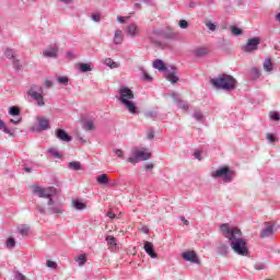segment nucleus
<instances>
[{"instance_id":"1","label":"nucleus","mask_w":280,"mask_h":280,"mask_svg":"<svg viewBox=\"0 0 280 280\" xmlns=\"http://www.w3.org/2000/svg\"><path fill=\"white\" fill-rule=\"evenodd\" d=\"M220 229L222 235L229 240L230 246L235 255L240 257H248V255H250L248 243L246 240L242 238V230L229 223L221 224Z\"/></svg>"},{"instance_id":"2","label":"nucleus","mask_w":280,"mask_h":280,"mask_svg":"<svg viewBox=\"0 0 280 280\" xmlns=\"http://www.w3.org/2000/svg\"><path fill=\"white\" fill-rule=\"evenodd\" d=\"M33 194L35 196H38L39 198H46L47 199V211L50 213V215H56L57 218L59 215H62L65 213V203L58 199H56V196H58V189L54 187H40L35 186L33 188Z\"/></svg>"},{"instance_id":"3","label":"nucleus","mask_w":280,"mask_h":280,"mask_svg":"<svg viewBox=\"0 0 280 280\" xmlns=\"http://www.w3.org/2000/svg\"><path fill=\"white\" fill-rule=\"evenodd\" d=\"M116 98L124 106L125 110H128V113H130V115H137L139 113V107H137V104L133 101L135 92H132L130 88L124 85L120 86Z\"/></svg>"},{"instance_id":"4","label":"nucleus","mask_w":280,"mask_h":280,"mask_svg":"<svg viewBox=\"0 0 280 280\" xmlns=\"http://www.w3.org/2000/svg\"><path fill=\"white\" fill-rule=\"evenodd\" d=\"M210 84L214 86V89H221L222 91H235L237 86V80L229 74H222L218 78L211 79Z\"/></svg>"},{"instance_id":"5","label":"nucleus","mask_w":280,"mask_h":280,"mask_svg":"<svg viewBox=\"0 0 280 280\" xmlns=\"http://www.w3.org/2000/svg\"><path fill=\"white\" fill-rule=\"evenodd\" d=\"M212 178H222L223 183H231L235 178V171H231L228 166L221 167L211 173Z\"/></svg>"},{"instance_id":"6","label":"nucleus","mask_w":280,"mask_h":280,"mask_svg":"<svg viewBox=\"0 0 280 280\" xmlns=\"http://www.w3.org/2000/svg\"><path fill=\"white\" fill-rule=\"evenodd\" d=\"M152 158L151 152H145L139 149L131 151V156L127 159L128 163H132V165H137L139 161H149Z\"/></svg>"},{"instance_id":"7","label":"nucleus","mask_w":280,"mask_h":280,"mask_svg":"<svg viewBox=\"0 0 280 280\" xmlns=\"http://www.w3.org/2000/svg\"><path fill=\"white\" fill-rule=\"evenodd\" d=\"M43 88H38V85H32L27 91V95L37 102V106H45V97L43 96Z\"/></svg>"},{"instance_id":"8","label":"nucleus","mask_w":280,"mask_h":280,"mask_svg":"<svg viewBox=\"0 0 280 280\" xmlns=\"http://www.w3.org/2000/svg\"><path fill=\"white\" fill-rule=\"evenodd\" d=\"M259 45H261V39L259 37L250 38L242 46V51L245 54H253V51H257Z\"/></svg>"},{"instance_id":"9","label":"nucleus","mask_w":280,"mask_h":280,"mask_svg":"<svg viewBox=\"0 0 280 280\" xmlns=\"http://www.w3.org/2000/svg\"><path fill=\"white\" fill-rule=\"evenodd\" d=\"M163 28H156L148 32V38L153 43V45L161 47V45H163V42H161V38H163Z\"/></svg>"},{"instance_id":"10","label":"nucleus","mask_w":280,"mask_h":280,"mask_svg":"<svg viewBox=\"0 0 280 280\" xmlns=\"http://www.w3.org/2000/svg\"><path fill=\"white\" fill-rule=\"evenodd\" d=\"M60 51V48H58V45H49L47 48L43 50V57L44 58H58V54Z\"/></svg>"},{"instance_id":"11","label":"nucleus","mask_w":280,"mask_h":280,"mask_svg":"<svg viewBox=\"0 0 280 280\" xmlns=\"http://www.w3.org/2000/svg\"><path fill=\"white\" fill-rule=\"evenodd\" d=\"M38 124L31 128L32 132H43L44 130H48L49 120L47 118H37Z\"/></svg>"},{"instance_id":"12","label":"nucleus","mask_w":280,"mask_h":280,"mask_svg":"<svg viewBox=\"0 0 280 280\" xmlns=\"http://www.w3.org/2000/svg\"><path fill=\"white\" fill-rule=\"evenodd\" d=\"M265 226L262 228L259 237L261 240H266V237H272L275 235V225L270 222H265Z\"/></svg>"},{"instance_id":"13","label":"nucleus","mask_w":280,"mask_h":280,"mask_svg":"<svg viewBox=\"0 0 280 280\" xmlns=\"http://www.w3.org/2000/svg\"><path fill=\"white\" fill-rule=\"evenodd\" d=\"M182 257L185 261H190V264H197L198 266H200V259H198V256L194 250L184 252L182 254Z\"/></svg>"},{"instance_id":"14","label":"nucleus","mask_w":280,"mask_h":280,"mask_svg":"<svg viewBox=\"0 0 280 280\" xmlns=\"http://www.w3.org/2000/svg\"><path fill=\"white\" fill-rule=\"evenodd\" d=\"M55 135L59 141H63L65 143H70V141H73V138L65 131V129H56Z\"/></svg>"},{"instance_id":"15","label":"nucleus","mask_w":280,"mask_h":280,"mask_svg":"<svg viewBox=\"0 0 280 280\" xmlns=\"http://www.w3.org/2000/svg\"><path fill=\"white\" fill-rule=\"evenodd\" d=\"M166 72L168 73L166 75V80L168 82H171V84H176V82H178V77L176 75L177 71H176V67L171 66V69L166 70Z\"/></svg>"},{"instance_id":"16","label":"nucleus","mask_w":280,"mask_h":280,"mask_svg":"<svg viewBox=\"0 0 280 280\" xmlns=\"http://www.w3.org/2000/svg\"><path fill=\"white\" fill-rule=\"evenodd\" d=\"M144 250L147 253V255H149V257H151V259H156V257H159V255L156 254V252H154V245L151 242H144Z\"/></svg>"},{"instance_id":"17","label":"nucleus","mask_w":280,"mask_h":280,"mask_svg":"<svg viewBox=\"0 0 280 280\" xmlns=\"http://www.w3.org/2000/svg\"><path fill=\"white\" fill-rule=\"evenodd\" d=\"M209 54V48L207 47H197L192 50L195 58H205Z\"/></svg>"},{"instance_id":"18","label":"nucleus","mask_w":280,"mask_h":280,"mask_svg":"<svg viewBox=\"0 0 280 280\" xmlns=\"http://www.w3.org/2000/svg\"><path fill=\"white\" fill-rule=\"evenodd\" d=\"M163 38L166 40H178V33L173 32L172 30H164Z\"/></svg>"},{"instance_id":"19","label":"nucleus","mask_w":280,"mask_h":280,"mask_svg":"<svg viewBox=\"0 0 280 280\" xmlns=\"http://www.w3.org/2000/svg\"><path fill=\"white\" fill-rule=\"evenodd\" d=\"M114 45H121L124 43V32L121 30H116L113 38Z\"/></svg>"},{"instance_id":"20","label":"nucleus","mask_w":280,"mask_h":280,"mask_svg":"<svg viewBox=\"0 0 280 280\" xmlns=\"http://www.w3.org/2000/svg\"><path fill=\"white\" fill-rule=\"evenodd\" d=\"M127 34L131 37V38H136L137 34H139V26H137V24H130L127 26Z\"/></svg>"},{"instance_id":"21","label":"nucleus","mask_w":280,"mask_h":280,"mask_svg":"<svg viewBox=\"0 0 280 280\" xmlns=\"http://www.w3.org/2000/svg\"><path fill=\"white\" fill-rule=\"evenodd\" d=\"M3 54L8 60H15L16 58V50L14 48L7 47Z\"/></svg>"},{"instance_id":"22","label":"nucleus","mask_w":280,"mask_h":280,"mask_svg":"<svg viewBox=\"0 0 280 280\" xmlns=\"http://www.w3.org/2000/svg\"><path fill=\"white\" fill-rule=\"evenodd\" d=\"M104 65L106 67H109V69H119L121 67V63L113 60L112 58H105L104 59Z\"/></svg>"},{"instance_id":"23","label":"nucleus","mask_w":280,"mask_h":280,"mask_svg":"<svg viewBox=\"0 0 280 280\" xmlns=\"http://www.w3.org/2000/svg\"><path fill=\"white\" fill-rule=\"evenodd\" d=\"M153 69H158V71H168L167 67H165V62L161 59H155L153 61Z\"/></svg>"},{"instance_id":"24","label":"nucleus","mask_w":280,"mask_h":280,"mask_svg":"<svg viewBox=\"0 0 280 280\" xmlns=\"http://www.w3.org/2000/svg\"><path fill=\"white\" fill-rule=\"evenodd\" d=\"M217 252L219 255H222L223 257H226L229 255V245L221 243L218 247H217Z\"/></svg>"},{"instance_id":"25","label":"nucleus","mask_w":280,"mask_h":280,"mask_svg":"<svg viewBox=\"0 0 280 280\" xmlns=\"http://www.w3.org/2000/svg\"><path fill=\"white\" fill-rule=\"evenodd\" d=\"M0 130H2L4 135H9V137H14V130L8 128V126L5 125V121L3 120H0Z\"/></svg>"},{"instance_id":"26","label":"nucleus","mask_w":280,"mask_h":280,"mask_svg":"<svg viewBox=\"0 0 280 280\" xmlns=\"http://www.w3.org/2000/svg\"><path fill=\"white\" fill-rule=\"evenodd\" d=\"M72 207L77 211H83V209H86V203L80 201V200H73L72 201Z\"/></svg>"},{"instance_id":"27","label":"nucleus","mask_w":280,"mask_h":280,"mask_svg":"<svg viewBox=\"0 0 280 280\" xmlns=\"http://www.w3.org/2000/svg\"><path fill=\"white\" fill-rule=\"evenodd\" d=\"M262 69L267 72L270 73L272 71L273 66H272V60L270 58H267L264 63H262Z\"/></svg>"},{"instance_id":"28","label":"nucleus","mask_w":280,"mask_h":280,"mask_svg":"<svg viewBox=\"0 0 280 280\" xmlns=\"http://www.w3.org/2000/svg\"><path fill=\"white\" fill-rule=\"evenodd\" d=\"M250 78L252 80H259L261 78V70L259 68H252Z\"/></svg>"},{"instance_id":"29","label":"nucleus","mask_w":280,"mask_h":280,"mask_svg":"<svg viewBox=\"0 0 280 280\" xmlns=\"http://www.w3.org/2000/svg\"><path fill=\"white\" fill-rule=\"evenodd\" d=\"M18 231L22 237H27V235H30V226L27 225L18 226Z\"/></svg>"},{"instance_id":"30","label":"nucleus","mask_w":280,"mask_h":280,"mask_svg":"<svg viewBox=\"0 0 280 280\" xmlns=\"http://www.w3.org/2000/svg\"><path fill=\"white\" fill-rule=\"evenodd\" d=\"M68 167L69 170H73L74 172H80V170H82V164H80V162L78 161H74L68 163Z\"/></svg>"},{"instance_id":"31","label":"nucleus","mask_w":280,"mask_h":280,"mask_svg":"<svg viewBox=\"0 0 280 280\" xmlns=\"http://www.w3.org/2000/svg\"><path fill=\"white\" fill-rule=\"evenodd\" d=\"M83 130L88 132L91 130H95V124L93 122V120H85L83 124Z\"/></svg>"},{"instance_id":"32","label":"nucleus","mask_w":280,"mask_h":280,"mask_svg":"<svg viewBox=\"0 0 280 280\" xmlns=\"http://www.w3.org/2000/svg\"><path fill=\"white\" fill-rule=\"evenodd\" d=\"M230 32L233 36H242L244 34V31L235 25L230 26Z\"/></svg>"},{"instance_id":"33","label":"nucleus","mask_w":280,"mask_h":280,"mask_svg":"<svg viewBox=\"0 0 280 280\" xmlns=\"http://www.w3.org/2000/svg\"><path fill=\"white\" fill-rule=\"evenodd\" d=\"M79 71H81V73H89V71H93V68H91L89 63H80Z\"/></svg>"},{"instance_id":"34","label":"nucleus","mask_w":280,"mask_h":280,"mask_svg":"<svg viewBox=\"0 0 280 280\" xmlns=\"http://www.w3.org/2000/svg\"><path fill=\"white\" fill-rule=\"evenodd\" d=\"M96 182H97L100 185H108V175L102 174V175L97 176V177H96Z\"/></svg>"},{"instance_id":"35","label":"nucleus","mask_w":280,"mask_h":280,"mask_svg":"<svg viewBox=\"0 0 280 280\" xmlns=\"http://www.w3.org/2000/svg\"><path fill=\"white\" fill-rule=\"evenodd\" d=\"M5 246L9 250H12L16 246V240L14 237L7 238Z\"/></svg>"},{"instance_id":"36","label":"nucleus","mask_w":280,"mask_h":280,"mask_svg":"<svg viewBox=\"0 0 280 280\" xmlns=\"http://www.w3.org/2000/svg\"><path fill=\"white\" fill-rule=\"evenodd\" d=\"M178 108H182L183 110H189V104H187V102L185 101H180L178 98L175 100Z\"/></svg>"},{"instance_id":"37","label":"nucleus","mask_w":280,"mask_h":280,"mask_svg":"<svg viewBox=\"0 0 280 280\" xmlns=\"http://www.w3.org/2000/svg\"><path fill=\"white\" fill-rule=\"evenodd\" d=\"M9 115H12L13 117H19V115H21V109H19V107L16 106H11L9 108Z\"/></svg>"},{"instance_id":"38","label":"nucleus","mask_w":280,"mask_h":280,"mask_svg":"<svg viewBox=\"0 0 280 280\" xmlns=\"http://www.w3.org/2000/svg\"><path fill=\"white\" fill-rule=\"evenodd\" d=\"M194 119H196V121H202L205 119V115H202V112L196 109L192 114Z\"/></svg>"},{"instance_id":"39","label":"nucleus","mask_w":280,"mask_h":280,"mask_svg":"<svg viewBox=\"0 0 280 280\" xmlns=\"http://www.w3.org/2000/svg\"><path fill=\"white\" fill-rule=\"evenodd\" d=\"M106 242L110 248H115V246H117V240H115L112 235L106 236Z\"/></svg>"},{"instance_id":"40","label":"nucleus","mask_w":280,"mask_h":280,"mask_svg":"<svg viewBox=\"0 0 280 280\" xmlns=\"http://www.w3.org/2000/svg\"><path fill=\"white\" fill-rule=\"evenodd\" d=\"M75 261L79 264V266H84L86 264V255L81 254L79 257L75 258Z\"/></svg>"},{"instance_id":"41","label":"nucleus","mask_w":280,"mask_h":280,"mask_svg":"<svg viewBox=\"0 0 280 280\" xmlns=\"http://www.w3.org/2000/svg\"><path fill=\"white\" fill-rule=\"evenodd\" d=\"M12 65L15 71H21V69L23 68V66L21 65V60H19L18 58L12 60Z\"/></svg>"},{"instance_id":"42","label":"nucleus","mask_w":280,"mask_h":280,"mask_svg":"<svg viewBox=\"0 0 280 280\" xmlns=\"http://www.w3.org/2000/svg\"><path fill=\"white\" fill-rule=\"evenodd\" d=\"M57 82H58V84L67 86V84H69V78H67V77H59V78H57Z\"/></svg>"},{"instance_id":"43","label":"nucleus","mask_w":280,"mask_h":280,"mask_svg":"<svg viewBox=\"0 0 280 280\" xmlns=\"http://www.w3.org/2000/svg\"><path fill=\"white\" fill-rule=\"evenodd\" d=\"M269 117L272 121H279L280 120L279 112H270Z\"/></svg>"},{"instance_id":"44","label":"nucleus","mask_w":280,"mask_h":280,"mask_svg":"<svg viewBox=\"0 0 280 280\" xmlns=\"http://www.w3.org/2000/svg\"><path fill=\"white\" fill-rule=\"evenodd\" d=\"M267 141L268 143H277V141H279V138L275 137L273 133H267Z\"/></svg>"},{"instance_id":"45","label":"nucleus","mask_w":280,"mask_h":280,"mask_svg":"<svg viewBox=\"0 0 280 280\" xmlns=\"http://www.w3.org/2000/svg\"><path fill=\"white\" fill-rule=\"evenodd\" d=\"M66 58H67L68 60H75V58H78V57L75 56V52H73V50H68V51L66 52Z\"/></svg>"},{"instance_id":"46","label":"nucleus","mask_w":280,"mask_h":280,"mask_svg":"<svg viewBox=\"0 0 280 280\" xmlns=\"http://www.w3.org/2000/svg\"><path fill=\"white\" fill-rule=\"evenodd\" d=\"M158 113L156 112H147V113H144V117L147 118V119H154V117H158Z\"/></svg>"},{"instance_id":"47","label":"nucleus","mask_w":280,"mask_h":280,"mask_svg":"<svg viewBox=\"0 0 280 280\" xmlns=\"http://www.w3.org/2000/svg\"><path fill=\"white\" fill-rule=\"evenodd\" d=\"M48 152L50 154H52V156H55V159H61L62 158V155L60 154V152H58V150L49 149Z\"/></svg>"},{"instance_id":"48","label":"nucleus","mask_w":280,"mask_h":280,"mask_svg":"<svg viewBox=\"0 0 280 280\" xmlns=\"http://www.w3.org/2000/svg\"><path fill=\"white\" fill-rule=\"evenodd\" d=\"M206 27L210 30V32H215V30L218 28V26L213 24V22L206 23Z\"/></svg>"},{"instance_id":"49","label":"nucleus","mask_w":280,"mask_h":280,"mask_svg":"<svg viewBox=\"0 0 280 280\" xmlns=\"http://www.w3.org/2000/svg\"><path fill=\"white\" fill-rule=\"evenodd\" d=\"M37 209H38V212L42 214V215H45L47 213V210L45 209V207H43V202H39L37 205Z\"/></svg>"},{"instance_id":"50","label":"nucleus","mask_w":280,"mask_h":280,"mask_svg":"<svg viewBox=\"0 0 280 280\" xmlns=\"http://www.w3.org/2000/svg\"><path fill=\"white\" fill-rule=\"evenodd\" d=\"M179 27L180 30H187V27H189V23L187 22V20L179 21Z\"/></svg>"},{"instance_id":"51","label":"nucleus","mask_w":280,"mask_h":280,"mask_svg":"<svg viewBox=\"0 0 280 280\" xmlns=\"http://www.w3.org/2000/svg\"><path fill=\"white\" fill-rule=\"evenodd\" d=\"M113 152H115L118 159H124V151L121 149H113Z\"/></svg>"},{"instance_id":"52","label":"nucleus","mask_w":280,"mask_h":280,"mask_svg":"<svg viewBox=\"0 0 280 280\" xmlns=\"http://www.w3.org/2000/svg\"><path fill=\"white\" fill-rule=\"evenodd\" d=\"M15 279L16 280H27V278L25 277V275L21 273L20 271L15 272Z\"/></svg>"},{"instance_id":"53","label":"nucleus","mask_w":280,"mask_h":280,"mask_svg":"<svg viewBox=\"0 0 280 280\" xmlns=\"http://www.w3.org/2000/svg\"><path fill=\"white\" fill-rule=\"evenodd\" d=\"M92 21H94L95 23H100V21H102V18L100 16L98 13L92 14L91 15Z\"/></svg>"},{"instance_id":"54","label":"nucleus","mask_w":280,"mask_h":280,"mask_svg":"<svg viewBox=\"0 0 280 280\" xmlns=\"http://www.w3.org/2000/svg\"><path fill=\"white\" fill-rule=\"evenodd\" d=\"M23 118H11L10 122L13 124V126H19V124L22 121Z\"/></svg>"},{"instance_id":"55","label":"nucleus","mask_w":280,"mask_h":280,"mask_svg":"<svg viewBox=\"0 0 280 280\" xmlns=\"http://www.w3.org/2000/svg\"><path fill=\"white\" fill-rule=\"evenodd\" d=\"M44 86H45L46 89H51V86H54V81H51V80H45V81H44Z\"/></svg>"},{"instance_id":"56","label":"nucleus","mask_w":280,"mask_h":280,"mask_svg":"<svg viewBox=\"0 0 280 280\" xmlns=\"http://www.w3.org/2000/svg\"><path fill=\"white\" fill-rule=\"evenodd\" d=\"M47 268L56 269V268H58V265L52 260H48L47 261Z\"/></svg>"},{"instance_id":"57","label":"nucleus","mask_w":280,"mask_h":280,"mask_svg":"<svg viewBox=\"0 0 280 280\" xmlns=\"http://www.w3.org/2000/svg\"><path fill=\"white\" fill-rule=\"evenodd\" d=\"M255 270H266V265L265 264H256L254 266Z\"/></svg>"},{"instance_id":"58","label":"nucleus","mask_w":280,"mask_h":280,"mask_svg":"<svg viewBox=\"0 0 280 280\" xmlns=\"http://www.w3.org/2000/svg\"><path fill=\"white\" fill-rule=\"evenodd\" d=\"M143 78L147 80V82H152V77H150V74H148L145 71H143Z\"/></svg>"},{"instance_id":"59","label":"nucleus","mask_w":280,"mask_h":280,"mask_svg":"<svg viewBox=\"0 0 280 280\" xmlns=\"http://www.w3.org/2000/svg\"><path fill=\"white\" fill-rule=\"evenodd\" d=\"M144 168H145L147 172H152V170H154V164H152V163L147 164V165L144 166Z\"/></svg>"},{"instance_id":"60","label":"nucleus","mask_w":280,"mask_h":280,"mask_svg":"<svg viewBox=\"0 0 280 280\" xmlns=\"http://www.w3.org/2000/svg\"><path fill=\"white\" fill-rule=\"evenodd\" d=\"M140 231H141L142 233H144L145 235H148V234L150 233V229H149L147 225H143V226L140 229Z\"/></svg>"},{"instance_id":"61","label":"nucleus","mask_w":280,"mask_h":280,"mask_svg":"<svg viewBox=\"0 0 280 280\" xmlns=\"http://www.w3.org/2000/svg\"><path fill=\"white\" fill-rule=\"evenodd\" d=\"M106 217H107V218H110V220H115L116 214H115L114 212H110V211H109V212L106 213Z\"/></svg>"},{"instance_id":"62","label":"nucleus","mask_w":280,"mask_h":280,"mask_svg":"<svg viewBox=\"0 0 280 280\" xmlns=\"http://www.w3.org/2000/svg\"><path fill=\"white\" fill-rule=\"evenodd\" d=\"M147 137H148V139H150V140L154 139V131H149V132L147 133Z\"/></svg>"},{"instance_id":"63","label":"nucleus","mask_w":280,"mask_h":280,"mask_svg":"<svg viewBox=\"0 0 280 280\" xmlns=\"http://www.w3.org/2000/svg\"><path fill=\"white\" fill-rule=\"evenodd\" d=\"M128 18L126 16H117L118 23H124Z\"/></svg>"},{"instance_id":"64","label":"nucleus","mask_w":280,"mask_h":280,"mask_svg":"<svg viewBox=\"0 0 280 280\" xmlns=\"http://www.w3.org/2000/svg\"><path fill=\"white\" fill-rule=\"evenodd\" d=\"M195 159H197V161H202V156L198 152L195 153Z\"/></svg>"}]
</instances>
